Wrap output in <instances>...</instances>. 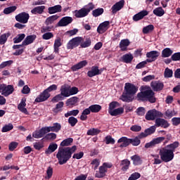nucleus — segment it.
Wrapping results in <instances>:
<instances>
[{
  "mask_svg": "<svg viewBox=\"0 0 180 180\" xmlns=\"http://www.w3.org/2000/svg\"><path fill=\"white\" fill-rule=\"evenodd\" d=\"M30 18V16L29 15V13L22 12L15 15V20H17V22H19L20 23L25 24L29 22Z\"/></svg>",
  "mask_w": 180,
  "mask_h": 180,
  "instance_id": "9d476101",
  "label": "nucleus"
},
{
  "mask_svg": "<svg viewBox=\"0 0 180 180\" xmlns=\"http://www.w3.org/2000/svg\"><path fill=\"white\" fill-rule=\"evenodd\" d=\"M53 37H54L53 32H46L42 35L44 40H50V39H53Z\"/></svg>",
  "mask_w": 180,
  "mask_h": 180,
  "instance_id": "052dcab7",
  "label": "nucleus"
},
{
  "mask_svg": "<svg viewBox=\"0 0 180 180\" xmlns=\"http://www.w3.org/2000/svg\"><path fill=\"white\" fill-rule=\"evenodd\" d=\"M44 9H46V6H37L31 11V13L33 15H37V13L39 15H41V13H43V12H44Z\"/></svg>",
  "mask_w": 180,
  "mask_h": 180,
  "instance_id": "c85d7f7f",
  "label": "nucleus"
},
{
  "mask_svg": "<svg viewBox=\"0 0 180 180\" xmlns=\"http://www.w3.org/2000/svg\"><path fill=\"white\" fill-rule=\"evenodd\" d=\"M46 133H48V131L46 127H42L39 131H35L33 132L32 137H34V139H41V137L46 134Z\"/></svg>",
  "mask_w": 180,
  "mask_h": 180,
  "instance_id": "f3484780",
  "label": "nucleus"
},
{
  "mask_svg": "<svg viewBox=\"0 0 180 180\" xmlns=\"http://www.w3.org/2000/svg\"><path fill=\"white\" fill-rule=\"evenodd\" d=\"M133 161L134 165H140L141 164V158L137 155H134L131 158Z\"/></svg>",
  "mask_w": 180,
  "mask_h": 180,
  "instance_id": "a19ab883",
  "label": "nucleus"
},
{
  "mask_svg": "<svg viewBox=\"0 0 180 180\" xmlns=\"http://www.w3.org/2000/svg\"><path fill=\"white\" fill-rule=\"evenodd\" d=\"M48 98H50V94L44 90L36 98L35 102H44V101H47Z\"/></svg>",
  "mask_w": 180,
  "mask_h": 180,
  "instance_id": "6ab92c4d",
  "label": "nucleus"
},
{
  "mask_svg": "<svg viewBox=\"0 0 180 180\" xmlns=\"http://www.w3.org/2000/svg\"><path fill=\"white\" fill-rule=\"evenodd\" d=\"M110 25V22L109 21H104L103 22L101 23L97 28L98 33L100 34H103V33H105V32L109 29Z\"/></svg>",
  "mask_w": 180,
  "mask_h": 180,
  "instance_id": "ddd939ff",
  "label": "nucleus"
},
{
  "mask_svg": "<svg viewBox=\"0 0 180 180\" xmlns=\"http://www.w3.org/2000/svg\"><path fill=\"white\" fill-rule=\"evenodd\" d=\"M165 115L166 118L171 119V117L176 115V112H175L174 110H167L165 111Z\"/></svg>",
  "mask_w": 180,
  "mask_h": 180,
  "instance_id": "8fccbe9b",
  "label": "nucleus"
},
{
  "mask_svg": "<svg viewBox=\"0 0 180 180\" xmlns=\"http://www.w3.org/2000/svg\"><path fill=\"white\" fill-rule=\"evenodd\" d=\"M91 111L89 107L88 108L84 109L80 116V120H82V121L86 120V119H88V115H91Z\"/></svg>",
  "mask_w": 180,
  "mask_h": 180,
  "instance_id": "72a5a7b5",
  "label": "nucleus"
},
{
  "mask_svg": "<svg viewBox=\"0 0 180 180\" xmlns=\"http://www.w3.org/2000/svg\"><path fill=\"white\" fill-rule=\"evenodd\" d=\"M159 154L162 161H164V162H169V161L174 160V153H172V150H169L168 147H165L160 149Z\"/></svg>",
  "mask_w": 180,
  "mask_h": 180,
  "instance_id": "39448f33",
  "label": "nucleus"
},
{
  "mask_svg": "<svg viewBox=\"0 0 180 180\" xmlns=\"http://www.w3.org/2000/svg\"><path fill=\"white\" fill-rule=\"evenodd\" d=\"M155 126L157 127H163L164 129H167L169 127V123L167 120L162 118H157L155 120Z\"/></svg>",
  "mask_w": 180,
  "mask_h": 180,
  "instance_id": "dca6fc26",
  "label": "nucleus"
},
{
  "mask_svg": "<svg viewBox=\"0 0 180 180\" xmlns=\"http://www.w3.org/2000/svg\"><path fill=\"white\" fill-rule=\"evenodd\" d=\"M179 146V143L178 142H174L170 145H168L166 147H168V149L170 150V151H172V153H174V151H175V148H178Z\"/></svg>",
  "mask_w": 180,
  "mask_h": 180,
  "instance_id": "13d9d810",
  "label": "nucleus"
},
{
  "mask_svg": "<svg viewBox=\"0 0 180 180\" xmlns=\"http://www.w3.org/2000/svg\"><path fill=\"white\" fill-rule=\"evenodd\" d=\"M92 41H91V39H86L85 41L83 38V41L80 43V47L82 49H86V47H89L91 46Z\"/></svg>",
  "mask_w": 180,
  "mask_h": 180,
  "instance_id": "37998d69",
  "label": "nucleus"
},
{
  "mask_svg": "<svg viewBox=\"0 0 180 180\" xmlns=\"http://www.w3.org/2000/svg\"><path fill=\"white\" fill-rule=\"evenodd\" d=\"M68 123L72 126V127H74V126L78 123V120L74 117H70L68 119Z\"/></svg>",
  "mask_w": 180,
  "mask_h": 180,
  "instance_id": "0e129e2a",
  "label": "nucleus"
},
{
  "mask_svg": "<svg viewBox=\"0 0 180 180\" xmlns=\"http://www.w3.org/2000/svg\"><path fill=\"white\" fill-rule=\"evenodd\" d=\"M64 106V102L60 101L58 104H56V108L53 110L55 113H58V112H61L63 110V107Z\"/></svg>",
  "mask_w": 180,
  "mask_h": 180,
  "instance_id": "3c124183",
  "label": "nucleus"
},
{
  "mask_svg": "<svg viewBox=\"0 0 180 180\" xmlns=\"http://www.w3.org/2000/svg\"><path fill=\"white\" fill-rule=\"evenodd\" d=\"M122 60L124 63H126V64H129L133 61V55L131 53H126L122 56Z\"/></svg>",
  "mask_w": 180,
  "mask_h": 180,
  "instance_id": "473e14b6",
  "label": "nucleus"
},
{
  "mask_svg": "<svg viewBox=\"0 0 180 180\" xmlns=\"http://www.w3.org/2000/svg\"><path fill=\"white\" fill-rule=\"evenodd\" d=\"M171 60L172 61H180V52L174 53L171 57Z\"/></svg>",
  "mask_w": 180,
  "mask_h": 180,
  "instance_id": "774afa93",
  "label": "nucleus"
},
{
  "mask_svg": "<svg viewBox=\"0 0 180 180\" xmlns=\"http://www.w3.org/2000/svg\"><path fill=\"white\" fill-rule=\"evenodd\" d=\"M123 6H124V0H121L115 3L111 8L112 13H113V15L117 13L119 11L122 10Z\"/></svg>",
  "mask_w": 180,
  "mask_h": 180,
  "instance_id": "f8f14e48",
  "label": "nucleus"
},
{
  "mask_svg": "<svg viewBox=\"0 0 180 180\" xmlns=\"http://www.w3.org/2000/svg\"><path fill=\"white\" fill-rule=\"evenodd\" d=\"M102 71H103V70H99L98 66H93L91 67V70L87 72V75L90 78H92V77H95V75H99L102 74Z\"/></svg>",
  "mask_w": 180,
  "mask_h": 180,
  "instance_id": "2eb2a0df",
  "label": "nucleus"
},
{
  "mask_svg": "<svg viewBox=\"0 0 180 180\" xmlns=\"http://www.w3.org/2000/svg\"><path fill=\"white\" fill-rule=\"evenodd\" d=\"M172 74H173L172 70L168 68H167L165 70V72H164L165 78H171V77H172Z\"/></svg>",
  "mask_w": 180,
  "mask_h": 180,
  "instance_id": "680f3d73",
  "label": "nucleus"
},
{
  "mask_svg": "<svg viewBox=\"0 0 180 180\" xmlns=\"http://www.w3.org/2000/svg\"><path fill=\"white\" fill-rule=\"evenodd\" d=\"M147 15H148V11L146 10L140 11L133 16V20H134V22H139V20H141V19H143L145 16H147Z\"/></svg>",
  "mask_w": 180,
  "mask_h": 180,
  "instance_id": "aec40b11",
  "label": "nucleus"
},
{
  "mask_svg": "<svg viewBox=\"0 0 180 180\" xmlns=\"http://www.w3.org/2000/svg\"><path fill=\"white\" fill-rule=\"evenodd\" d=\"M25 37H26L25 34H19L15 38H13V43H20V41H22Z\"/></svg>",
  "mask_w": 180,
  "mask_h": 180,
  "instance_id": "49530a36",
  "label": "nucleus"
},
{
  "mask_svg": "<svg viewBox=\"0 0 180 180\" xmlns=\"http://www.w3.org/2000/svg\"><path fill=\"white\" fill-rule=\"evenodd\" d=\"M153 14L161 18L165 15V11L162 7H158L153 10Z\"/></svg>",
  "mask_w": 180,
  "mask_h": 180,
  "instance_id": "58836bf2",
  "label": "nucleus"
},
{
  "mask_svg": "<svg viewBox=\"0 0 180 180\" xmlns=\"http://www.w3.org/2000/svg\"><path fill=\"white\" fill-rule=\"evenodd\" d=\"M94 8H95L94 4L92 3H89V4L82 8L80 10L75 11V16L76 18H85V16H88L89 12H91Z\"/></svg>",
  "mask_w": 180,
  "mask_h": 180,
  "instance_id": "20e7f679",
  "label": "nucleus"
},
{
  "mask_svg": "<svg viewBox=\"0 0 180 180\" xmlns=\"http://www.w3.org/2000/svg\"><path fill=\"white\" fill-rule=\"evenodd\" d=\"M34 40H36V35L32 34V35L27 36L25 40L22 41V45L29 46V44H32V43H33Z\"/></svg>",
  "mask_w": 180,
  "mask_h": 180,
  "instance_id": "a878e982",
  "label": "nucleus"
},
{
  "mask_svg": "<svg viewBox=\"0 0 180 180\" xmlns=\"http://www.w3.org/2000/svg\"><path fill=\"white\" fill-rule=\"evenodd\" d=\"M73 141L74 139L72 138H68L66 139H64L60 143V147H68V146H71V144H72Z\"/></svg>",
  "mask_w": 180,
  "mask_h": 180,
  "instance_id": "ea45409f",
  "label": "nucleus"
},
{
  "mask_svg": "<svg viewBox=\"0 0 180 180\" xmlns=\"http://www.w3.org/2000/svg\"><path fill=\"white\" fill-rule=\"evenodd\" d=\"M62 44L63 43H61V38H57L55 39L53 44L54 53H58L60 47H61Z\"/></svg>",
  "mask_w": 180,
  "mask_h": 180,
  "instance_id": "7c9ffc66",
  "label": "nucleus"
},
{
  "mask_svg": "<svg viewBox=\"0 0 180 180\" xmlns=\"http://www.w3.org/2000/svg\"><path fill=\"white\" fill-rule=\"evenodd\" d=\"M88 65V61L86 60H82L79 62L77 64L74 65L71 70L72 71H78V70H81V68H84V67H86Z\"/></svg>",
  "mask_w": 180,
  "mask_h": 180,
  "instance_id": "412c9836",
  "label": "nucleus"
},
{
  "mask_svg": "<svg viewBox=\"0 0 180 180\" xmlns=\"http://www.w3.org/2000/svg\"><path fill=\"white\" fill-rule=\"evenodd\" d=\"M60 94L65 97L68 98L70 96V86L64 84L60 87Z\"/></svg>",
  "mask_w": 180,
  "mask_h": 180,
  "instance_id": "bb28decb",
  "label": "nucleus"
},
{
  "mask_svg": "<svg viewBox=\"0 0 180 180\" xmlns=\"http://www.w3.org/2000/svg\"><path fill=\"white\" fill-rule=\"evenodd\" d=\"M70 23H72V18L71 17H63L60 20L58 25L60 27L68 26Z\"/></svg>",
  "mask_w": 180,
  "mask_h": 180,
  "instance_id": "4be33fe9",
  "label": "nucleus"
},
{
  "mask_svg": "<svg viewBox=\"0 0 180 180\" xmlns=\"http://www.w3.org/2000/svg\"><path fill=\"white\" fill-rule=\"evenodd\" d=\"M18 109L22 113H25V115H29V112H27V109H26V100H22L20 103L18 105Z\"/></svg>",
  "mask_w": 180,
  "mask_h": 180,
  "instance_id": "393cba45",
  "label": "nucleus"
},
{
  "mask_svg": "<svg viewBox=\"0 0 180 180\" xmlns=\"http://www.w3.org/2000/svg\"><path fill=\"white\" fill-rule=\"evenodd\" d=\"M155 126H152L150 128L146 129L144 132H142L139 134V139H144V137H147V136H150V134L155 133Z\"/></svg>",
  "mask_w": 180,
  "mask_h": 180,
  "instance_id": "a211bd4d",
  "label": "nucleus"
},
{
  "mask_svg": "<svg viewBox=\"0 0 180 180\" xmlns=\"http://www.w3.org/2000/svg\"><path fill=\"white\" fill-rule=\"evenodd\" d=\"M45 127L48 133H49V131H55L56 133H58V131H60V130H61V124L60 123H54L52 127Z\"/></svg>",
  "mask_w": 180,
  "mask_h": 180,
  "instance_id": "b1692460",
  "label": "nucleus"
},
{
  "mask_svg": "<svg viewBox=\"0 0 180 180\" xmlns=\"http://www.w3.org/2000/svg\"><path fill=\"white\" fill-rule=\"evenodd\" d=\"M15 91L13 85L1 84L0 85V94L4 96H9L12 95Z\"/></svg>",
  "mask_w": 180,
  "mask_h": 180,
  "instance_id": "1a4fd4ad",
  "label": "nucleus"
},
{
  "mask_svg": "<svg viewBox=\"0 0 180 180\" xmlns=\"http://www.w3.org/2000/svg\"><path fill=\"white\" fill-rule=\"evenodd\" d=\"M58 19V15H51L46 20V24L51 25L52 23H54L55 20H57Z\"/></svg>",
  "mask_w": 180,
  "mask_h": 180,
  "instance_id": "c03bdc74",
  "label": "nucleus"
},
{
  "mask_svg": "<svg viewBox=\"0 0 180 180\" xmlns=\"http://www.w3.org/2000/svg\"><path fill=\"white\" fill-rule=\"evenodd\" d=\"M64 96L62 95V94H59L56 96H55L52 100H51V102H53V103H56L57 102H59V101H64Z\"/></svg>",
  "mask_w": 180,
  "mask_h": 180,
  "instance_id": "09e8293b",
  "label": "nucleus"
},
{
  "mask_svg": "<svg viewBox=\"0 0 180 180\" xmlns=\"http://www.w3.org/2000/svg\"><path fill=\"white\" fill-rule=\"evenodd\" d=\"M77 103H78V97L77 96L72 97L66 101V105L68 106H75Z\"/></svg>",
  "mask_w": 180,
  "mask_h": 180,
  "instance_id": "f704fd0d",
  "label": "nucleus"
},
{
  "mask_svg": "<svg viewBox=\"0 0 180 180\" xmlns=\"http://www.w3.org/2000/svg\"><path fill=\"white\" fill-rule=\"evenodd\" d=\"M150 86L155 92L162 91L164 89V83L158 81H153L150 83Z\"/></svg>",
  "mask_w": 180,
  "mask_h": 180,
  "instance_id": "4468645a",
  "label": "nucleus"
},
{
  "mask_svg": "<svg viewBox=\"0 0 180 180\" xmlns=\"http://www.w3.org/2000/svg\"><path fill=\"white\" fill-rule=\"evenodd\" d=\"M117 106H119V103L116 101L110 103L109 105L108 112L110 113V112H112L115 110V108H117Z\"/></svg>",
  "mask_w": 180,
  "mask_h": 180,
  "instance_id": "4d7b16f0",
  "label": "nucleus"
},
{
  "mask_svg": "<svg viewBox=\"0 0 180 180\" xmlns=\"http://www.w3.org/2000/svg\"><path fill=\"white\" fill-rule=\"evenodd\" d=\"M15 11H16V6H13L6 8L4 10V13H5L6 15H9V13H12V12H15Z\"/></svg>",
  "mask_w": 180,
  "mask_h": 180,
  "instance_id": "6e6d98bb",
  "label": "nucleus"
},
{
  "mask_svg": "<svg viewBox=\"0 0 180 180\" xmlns=\"http://www.w3.org/2000/svg\"><path fill=\"white\" fill-rule=\"evenodd\" d=\"M77 151V146H73L72 147L61 148L60 147L56 154V158L58 160V164L60 165H64L67 164V162L71 157L72 154Z\"/></svg>",
  "mask_w": 180,
  "mask_h": 180,
  "instance_id": "f257e3e1",
  "label": "nucleus"
},
{
  "mask_svg": "<svg viewBox=\"0 0 180 180\" xmlns=\"http://www.w3.org/2000/svg\"><path fill=\"white\" fill-rule=\"evenodd\" d=\"M101 133V131L98 129H91L87 131L88 136H96V134H99Z\"/></svg>",
  "mask_w": 180,
  "mask_h": 180,
  "instance_id": "5fc2aeb1",
  "label": "nucleus"
},
{
  "mask_svg": "<svg viewBox=\"0 0 180 180\" xmlns=\"http://www.w3.org/2000/svg\"><path fill=\"white\" fill-rule=\"evenodd\" d=\"M57 148H58L57 143H51L48 149L45 151V154H51V153H54Z\"/></svg>",
  "mask_w": 180,
  "mask_h": 180,
  "instance_id": "4c0bfd02",
  "label": "nucleus"
},
{
  "mask_svg": "<svg viewBox=\"0 0 180 180\" xmlns=\"http://www.w3.org/2000/svg\"><path fill=\"white\" fill-rule=\"evenodd\" d=\"M9 36L10 34L8 33L1 34L0 36V44H5L8 41V37H9Z\"/></svg>",
  "mask_w": 180,
  "mask_h": 180,
  "instance_id": "603ef678",
  "label": "nucleus"
},
{
  "mask_svg": "<svg viewBox=\"0 0 180 180\" xmlns=\"http://www.w3.org/2000/svg\"><path fill=\"white\" fill-rule=\"evenodd\" d=\"M141 176V174L139 172H134L131 174V176L129 177L128 180H137Z\"/></svg>",
  "mask_w": 180,
  "mask_h": 180,
  "instance_id": "338daca9",
  "label": "nucleus"
},
{
  "mask_svg": "<svg viewBox=\"0 0 180 180\" xmlns=\"http://www.w3.org/2000/svg\"><path fill=\"white\" fill-rule=\"evenodd\" d=\"M140 139L141 138L139 137V136L134 139H129L130 144H132V146H140V143H141Z\"/></svg>",
  "mask_w": 180,
  "mask_h": 180,
  "instance_id": "de8ad7c7",
  "label": "nucleus"
},
{
  "mask_svg": "<svg viewBox=\"0 0 180 180\" xmlns=\"http://www.w3.org/2000/svg\"><path fill=\"white\" fill-rule=\"evenodd\" d=\"M112 167H113V164H112V162L103 163V165L99 167L98 171L96 172V178H103V176H106L108 169L112 168Z\"/></svg>",
  "mask_w": 180,
  "mask_h": 180,
  "instance_id": "423d86ee",
  "label": "nucleus"
},
{
  "mask_svg": "<svg viewBox=\"0 0 180 180\" xmlns=\"http://www.w3.org/2000/svg\"><path fill=\"white\" fill-rule=\"evenodd\" d=\"M120 165L122 166V171H124V172H126L127 169H129V167H130V160L125 159L121 161Z\"/></svg>",
  "mask_w": 180,
  "mask_h": 180,
  "instance_id": "2f4dec72",
  "label": "nucleus"
},
{
  "mask_svg": "<svg viewBox=\"0 0 180 180\" xmlns=\"http://www.w3.org/2000/svg\"><path fill=\"white\" fill-rule=\"evenodd\" d=\"M103 13V8H97L93 11V16L95 18H98V16H101Z\"/></svg>",
  "mask_w": 180,
  "mask_h": 180,
  "instance_id": "bf43d9fd",
  "label": "nucleus"
},
{
  "mask_svg": "<svg viewBox=\"0 0 180 180\" xmlns=\"http://www.w3.org/2000/svg\"><path fill=\"white\" fill-rule=\"evenodd\" d=\"M82 41H84V38L82 37L72 38L67 44L68 50H72V49H75V47L81 46V43H82Z\"/></svg>",
  "mask_w": 180,
  "mask_h": 180,
  "instance_id": "0eeeda50",
  "label": "nucleus"
},
{
  "mask_svg": "<svg viewBox=\"0 0 180 180\" xmlns=\"http://www.w3.org/2000/svg\"><path fill=\"white\" fill-rule=\"evenodd\" d=\"M90 109V111L92 113H98V112H99L101 110V109H102V106H101L100 105H92L91 106L89 107Z\"/></svg>",
  "mask_w": 180,
  "mask_h": 180,
  "instance_id": "79ce46f5",
  "label": "nucleus"
},
{
  "mask_svg": "<svg viewBox=\"0 0 180 180\" xmlns=\"http://www.w3.org/2000/svg\"><path fill=\"white\" fill-rule=\"evenodd\" d=\"M164 116V114L162 112L155 110H150L147 112L145 118L146 120H155L157 117H162Z\"/></svg>",
  "mask_w": 180,
  "mask_h": 180,
  "instance_id": "6e6552de",
  "label": "nucleus"
},
{
  "mask_svg": "<svg viewBox=\"0 0 180 180\" xmlns=\"http://www.w3.org/2000/svg\"><path fill=\"white\" fill-rule=\"evenodd\" d=\"M124 112V108L123 107L118 108L115 109L113 111H110V115L111 116H119V115H122Z\"/></svg>",
  "mask_w": 180,
  "mask_h": 180,
  "instance_id": "c9c22d12",
  "label": "nucleus"
},
{
  "mask_svg": "<svg viewBox=\"0 0 180 180\" xmlns=\"http://www.w3.org/2000/svg\"><path fill=\"white\" fill-rule=\"evenodd\" d=\"M44 139H46V140H51V141L56 140L57 139V134L54 133H49L45 136Z\"/></svg>",
  "mask_w": 180,
  "mask_h": 180,
  "instance_id": "69168bd1",
  "label": "nucleus"
},
{
  "mask_svg": "<svg viewBox=\"0 0 180 180\" xmlns=\"http://www.w3.org/2000/svg\"><path fill=\"white\" fill-rule=\"evenodd\" d=\"M139 89L131 83H126L124 85V90L120 96V99L122 102H131L134 99V96L137 94Z\"/></svg>",
  "mask_w": 180,
  "mask_h": 180,
  "instance_id": "f03ea898",
  "label": "nucleus"
},
{
  "mask_svg": "<svg viewBox=\"0 0 180 180\" xmlns=\"http://www.w3.org/2000/svg\"><path fill=\"white\" fill-rule=\"evenodd\" d=\"M128 46H130V40H129V39H125L120 41V49L121 51H127Z\"/></svg>",
  "mask_w": 180,
  "mask_h": 180,
  "instance_id": "5701e85b",
  "label": "nucleus"
},
{
  "mask_svg": "<svg viewBox=\"0 0 180 180\" xmlns=\"http://www.w3.org/2000/svg\"><path fill=\"white\" fill-rule=\"evenodd\" d=\"M53 176V168L51 167H49L46 170V176H45V179H50Z\"/></svg>",
  "mask_w": 180,
  "mask_h": 180,
  "instance_id": "e2e57ef3",
  "label": "nucleus"
},
{
  "mask_svg": "<svg viewBox=\"0 0 180 180\" xmlns=\"http://www.w3.org/2000/svg\"><path fill=\"white\" fill-rule=\"evenodd\" d=\"M173 53H174V51H172L171 50V49L166 48V49H163L162 51V57L163 58H167L168 57H171V56H172Z\"/></svg>",
  "mask_w": 180,
  "mask_h": 180,
  "instance_id": "e433bc0d",
  "label": "nucleus"
},
{
  "mask_svg": "<svg viewBox=\"0 0 180 180\" xmlns=\"http://www.w3.org/2000/svg\"><path fill=\"white\" fill-rule=\"evenodd\" d=\"M13 129V124L12 123H9L8 124L4 125L2 129V133H6L8 131H11V130Z\"/></svg>",
  "mask_w": 180,
  "mask_h": 180,
  "instance_id": "a18cd8bd",
  "label": "nucleus"
},
{
  "mask_svg": "<svg viewBox=\"0 0 180 180\" xmlns=\"http://www.w3.org/2000/svg\"><path fill=\"white\" fill-rule=\"evenodd\" d=\"M153 30H154V25H149L143 28V33L147 34V33H150V32H153Z\"/></svg>",
  "mask_w": 180,
  "mask_h": 180,
  "instance_id": "864d4df0",
  "label": "nucleus"
},
{
  "mask_svg": "<svg viewBox=\"0 0 180 180\" xmlns=\"http://www.w3.org/2000/svg\"><path fill=\"white\" fill-rule=\"evenodd\" d=\"M117 143H121L120 146V147L121 148L127 147V146L130 144V139H127V137L122 136L117 141Z\"/></svg>",
  "mask_w": 180,
  "mask_h": 180,
  "instance_id": "cd10ccee",
  "label": "nucleus"
},
{
  "mask_svg": "<svg viewBox=\"0 0 180 180\" xmlns=\"http://www.w3.org/2000/svg\"><path fill=\"white\" fill-rule=\"evenodd\" d=\"M48 12L50 15H53L54 13H58V12H61V6L56 5L52 7H49L48 8Z\"/></svg>",
  "mask_w": 180,
  "mask_h": 180,
  "instance_id": "c756f323",
  "label": "nucleus"
},
{
  "mask_svg": "<svg viewBox=\"0 0 180 180\" xmlns=\"http://www.w3.org/2000/svg\"><path fill=\"white\" fill-rule=\"evenodd\" d=\"M146 57L148 59L147 61L148 63H153V61H155L160 57V52L157 51H152L150 52H148L146 53Z\"/></svg>",
  "mask_w": 180,
  "mask_h": 180,
  "instance_id": "9b49d317",
  "label": "nucleus"
},
{
  "mask_svg": "<svg viewBox=\"0 0 180 180\" xmlns=\"http://www.w3.org/2000/svg\"><path fill=\"white\" fill-rule=\"evenodd\" d=\"M154 91L150 86H145L143 88V91L137 94L138 101H148L150 103H155V96Z\"/></svg>",
  "mask_w": 180,
  "mask_h": 180,
  "instance_id": "7ed1b4c3",
  "label": "nucleus"
}]
</instances>
